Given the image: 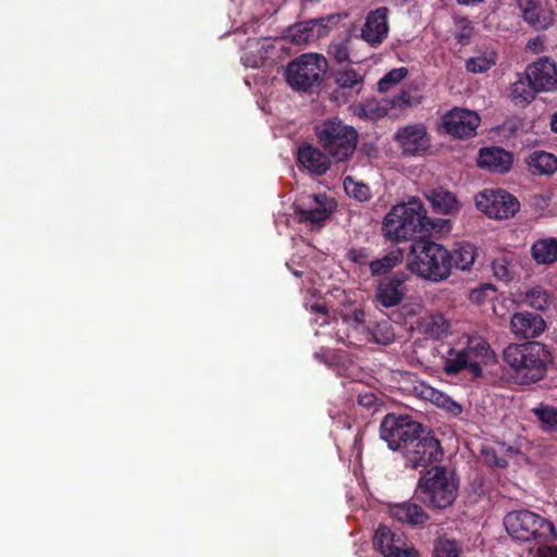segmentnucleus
<instances>
[{
  "label": "nucleus",
  "mask_w": 557,
  "mask_h": 557,
  "mask_svg": "<svg viewBox=\"0 0 557 557\" xmlns=\"http://www.w3.org/2000/svg\"><path fill=\"white\" fill-rule=\"evenodd\" d=\"M380 436L389 449L401 454L407 468H426L441 461L444 455L433 431L409 416L386 414L380 425Z\"/></svg>",
  "instance_id": "nucleus-1"
},
{
  "label": "nucleus",
  "mask_w": 557,
  "mask_h": 557,
  "mask_svg": "<svg viewBox=\"0 0 557 557\" xmlns=\"http://www.w3.org/2000/svg\"><path fill=\"white\" fill-rule=\"evenodd\" d=\"M503 360L511 369L519 384L537 383L546 376L553 355L545 344L537 341L511 343L503 350Z\"/></svg>",
  "instance_id": "nucleus-2"
},
{
  "label": "nucleus",
  "mask_w": 557,
  "mask_h": 557,
  "mask_svg": "<svg viewBox=\"0 0 557 557\" xmlns=\"http://www.w3.org/2000/svg\"><path fill=\"white\" fill-rule=\"evenodd\" d=\"M435 228L434 222L428 216L423 203L412 199L406 203L394 206L385 215L382 231L391 242L421 239Z\"/></svg>",
  "instance_id": "nucleus-3"
},
{
  "label": "nucleus",
  "mask_w": 557,
  "mask_h": 557,
  "mask_svg": "<svg viewBox=\"0 0 557 557\" xmlns=\"http://www.w3.org/2000/svg\"><path fill=\"white\" fill-rule=\"evenodd\" d=\"M409 270L421 278L440 283L451 275L449 250L432 240L420 239L410 247Z\"/></svg>",
  "instance_id": "nucleus-4"
},
{
  "label": "nucleus",
  "mask_w": 557,
  "mask_h": 557,
  "mask_svg": "<svg viewBox=\"0 0 557 557\" xmlns=\"http://www.w3.org/2000/svg\"><path fill=\"white\" fill-rule=\"evenodd\" d=\"M458 486V480L446 467L434 466L420 475L414 496L428 508L446 509L455 502Z\"/></svg>",
  "instance_id": "nucleus-5"
},
{
  "label": "nucleus",
  "mask_w": 557,
  "mask_h": 557,
  "mask_svg": "<svg viewBox=\"0 0 557 557\" xmlns=\"http://www.w3.org/2000/svg\"><path fill=\"white\" fill-rule=\"evenodd\" d=\"M314 134L322 149L335 162L349 160L356 151L358 132L338 119H327L314 127Z\"/></svg>",
  "instance_id": "nucleus-6"
},
{
  "label": "nucleus",
  "mask_w": 557,
  "mask_h": 557,
  "mask_svg": "<svg viewBox=\"0 0 557 557\" xmlns=\"http://www.w3.org/2000/svg\"><path fill=\"white\" fill-rule=\"evenodd\" d=\"M329 70L327 59L320 53H304L292 60L285 70L286 82L295 91L317 92Z\"/></svg>",
  "instance_id": "nucleus-7"
},
{
  "label": "nucleus",
  "mask_w": 557,
  "mask_h": 557,
  "mask_svg": "<svg viewBox=\"0 0 557 557\" xmlns=\"http://www.w3.org/2000/svg\"><path fill=\"white\" fill-rule=\"evenodd\" d=\"M504 525L508 534L517 541H535L542 544L557 539L556 529L549 520L527 509L508 512L504 518Z\"/></svg>",
  "instance_id": "nucleus-8"
},
{
  "label": "nucleus",
  "mask_w": 557,
  "mask_h": 557,
  "mask_svg": "<svg viewBox=\"0 0 557 557\" xmlns=\"http://www.w3.org/2000/svg\"><path fill=\"white\" fill-rule=\"evenodd\" d=\"M296 219L300 223H310L311 228H321L330 219L334 201L325 194H312L298 198L293 203Z\"/></svg>",
  "instance_id": "nucleus-9"
},
{
  "label": "nucleus",
  "mask_w": 557,
  "mask_h": 557,
  "mask_svg": "<svg viewBox=\"0 0 557 557\" xmlns=\"http://www.w3.org/2000/svg\"><path fill=\"white\" fill-rule=\"evenodd\" d=\"M476 207L490 218L505 220L520 209L519 200L503 189H485L476 198Z\"/></svg>",
  "instance_id": "nucleus-10"
},
{
  "label": "nucleus",
  "mask_w": 557,
  "mask_h": 557,
  "mask_svg": "<svg viewBox=\"0 0 557 557\" xmlns=\"http://www.w3.org/2000/svg\"><path fill=\"white\" fill-rule=\"evenodd\" d=\"M409 280L410 274L405 271H395L391 275L379 278L375 286V301L383 308L399 306L408 293Z\"/></svg>",
  "instance_id": "nucleus-11"
},
{
  "label": "nucleus",
  "mask_w": 557,
  "mask_h": 557,
  "mask_svg": "<svg viewBox=\"0 0 557 557\" xmlns=\"http://www.w3.org/2000/svg\"><path fill=\"white\" fill-rule=\"evenodd\" d=\"M373 547L383 557H418V552L408 543L407 537L385 524H380L375 530Z\"/></svg>",
  "instance_id": "nucleus-12"
},
{
  "label": "nucleus",
  "mask_w": 557,
  "mask_h": 557,
  "mask_svg": "<svg viewBox=\"0 0 557 557\" xmlns=\"http://www.w3.org/2000/svg\"><path fill=\"white\" fill-rule=\"evenodd\" d=\"M481 119L478 113L468 109L454 108L443 116V128L456 138L466 139L476 134Z\"/></svg>",
  "instance_id": "nucleus-13"
},
{
  "label": "nucleus",
  "mask_w": 557,
  "mask_h": 557,
  "mask_svg": "<svg viewBox=\"0 0 557 557\" xmlns=\"http://www.w3.org/2000/svg\"><path fill=\"white\" fill-rule=\"evenodd\" d=\"M470 361V374L473 379L483 375V366L496 363V355L490 343L481 336L469 337L467 346L462 349Z\"/></svg>",
  "instance_id": "nucleus-14"
},
{
  "label": "nucleus",
  "mask_w": 557,
  "mask_h": 557,
  "mask_svg": "<svg viewBox=\"0 0 557 557\" xmlns=\"http://www.w3.org/2000/svg\"><path fill=\"white\" fill-rule=\"evenodd\" d=\"M334 15L296 23L288 28V37L295 45H305L325 37L330 32L329 22Z\"/></svg>",
  "instance_id": "nucleus-15"
},
{
  "label": "nucleus",
  "mask_w": 557,
  "mask_h": 557,
  "mask_svg": "<svg viewBox=\"0 0 557 557\" xmlns=\"http://www.w3.org/2000/svg\"><path fill=\"white\" fill-rule=\"evenodd\" d=\"M388 9L380 7L371 10L361 28V38L371 47H379L387 37L389 26L387 23Z\"/></svg>",
  "instance_id": "nucleus-16"
},
{
  "label": "nucleus",
  "mask_w": 557,
  "mask_h": 557,
  "mask_svg": "<svg viewBox=\"0 0 557 557\" xmlns=\"http://www.w3.org/2000/svg\"><path fill=\"white\" fill-rule=\"evenodd\" d=\"M522 20L535 30H546L554 23V13L542 0H515Z\"/></svg>",
  "instance_id": "nucleus-17"
},
{
  "label": "nucleus",
  "mask_w": 557,
  "mask_h": 557,
  "mask_svg": "<svg viewBox=\"0 0 557 557\" xmlns=\"http://www.w3.org/2000/svg\"><path fill=\"white\" fill-rule=\"evenodd\" d=\"M525 75L539 92L557 88L556 64L548 58H542L528 65Z\"/></svg>",
  "instance_id": "nucleus-18"
},
{
  "label": "nucleus",
  "mask_w": 557,
  "mask_h": 557,
  "mask_svg": "<svg viewBox=\"0 0 557 557\" xmlns=\"http://www.w3.org/2000/svg\"><path fill=\"white\" fill-rule=\"evenodd\" d=\"M546 329V322L539 313L516 312L510 319V331L516 337L535 338Z\"/></svg>",
  "instance_id": "nucleus-19"
},
{
  "label": "nucleus",
  "mask_w": 557,
  "mask_h": 557,
  "mask_svg": "<svg viewBox=\"0 0 557 557\" xmlns=\"http://www.w3.org/2000/svg\"><path fill=\"white\" fill-rule=\"evenodd\" d=\"M405 154H418L429 148L430 140L424 126L408 125L399 129L395 135Z\"/></svg>",
  "instance_id": "nucleus-20"
},
{
  "label": "nucleus",
  "mask_w": 557,
  "mask_h": 557,
  "mask_svg": "<svg viewBox=\"0 0 557 557\" xmlns=\"http://www.w3.org/2000/svg\"><path fill=\"white\" fill-rule=\"evenodd\" d=\"M512 163V153L502 147H483L479 151L478 166L490 172L507 173L510 171Z\"/></svg>",
  "instance_id": "nucleus-21"
},
{
  "label": "nucleus",
  "mask_w": 557,
  "mask_h": 557,
  "mask_svg": "<svg viewBox=\"0 0 557 557\" xmlns=\"http://www.w3.org/2000/svg\"><path fill=\"white\" fill-rule=\"evenodd\" d=\"M298 161L309 173L314 175L325 174L331 166L330 156L310 144L299 146Z\"/></svg>",
  "instance_id": "nucleus-22"
},
{
  "label": "nucleus",
  "mask_w": 557,
  "mask_h": 557,
  "mask_svg": "<svg viewBox=\"0 0 557 557\" xmlns=\"http://www.w3.org/2000/svg\"><path fill=\"white\" fill-rule=\"evenodd\" d=\"M392 517L401 523L409 525H423L430 519L428 512L418 504L411 502H403L391 506Z\"/></svg>",
  "instance_id": "nucleus-23"
},
{
  "label": "nucleus",
  "mask_w": 557,
  "mask_h": 557,
  "mask_svg": "<svg viewBox=\"0 0 557 557\" xmlns=\"http://www.w3.org/2000/svg\"><path fill=\"white\" fill-rule=\"evenodd\" d=\"M404 261V252L401 249H394L381 258H376L369 262V270L373 277H384L391 275L394 269L400 265Z\"/></svg>",
  "instance_id": "nucleus-24"
},
{
  "label": "nucleus",
  "mask_w": 557,
  "mask_h": 557,
  "mask_svg": "<svg viewBox=\"0 0 557 557\" xmlns=\"http://www.w3.org/2000/svg\"><path fill=\"white\" fill-rule=\"evenodd\" d=\"M429 200L434 210L442 214H453L459 210V202L456 196L444 188L433 189Z\"/></svg>",
  "instance_id": "nucleus-25"
},
{
  "label": "nucleus",
  "mask_w": 557,
  "mask_h": 557,
  "mask_svg": "<svg viewBox=\"0 0 557 557\" xmlns=\"http://www.w3.org/2000/svg\"><path fill=\"white\" fill-rule=\"evenodd\" d=\"M533 259L539 264H552L557 261V239L554 237L542 238L531 247Z\"/></svg>",
  "instance_id": "nucleus-26"
},
{
  "label": "nucleus",
  "mask_w": 557,
  "mask_h": 557,
  "mask_svg": "<svg viewBox=\"0 0 557 557\" xmlns=\"http://www.w3.org/2000/svg\"><path fill=\"white\" fill-rule=\"evenodd\" d=\"M451 259V271L454 269L460 271H468L475 260V247L470 243L457 244L449 250Z\"/></svg>",
  "instance_id": "nucleus-27"
},
{
  "label": "nucleus",
  "mask_w": 557,
  "mask_h": 557,
  "mask_svg": "<svg viewBox=\"0 0 557 557\" xmlns=\"http://www.w3.org/2000/svg\"><path fill=\"white\" fill-rule=\"evenodd\" d=\"M539 91L525 75L520 76L510 87V98L517 104L524 107L530 103Z\"/></svg>",
  "instance_id": "nucleus-28"
},
{
  "label": "nucleus",
  "mask_w": 557,
  "mask_h": 557,
  "mask_svg": "<svg viewBox=\"0 0 557 557\" xmlns=\"http://www.w3.org/2000/svg\"><path fill=\"white\" fill-rule=\"evenodd\" d=\"M534 174H553L557 171V158L546 151H534L527 160Z\"/></svg>",
  "instance_id": "nucleus-29"
},
{
  "label": "nucleus",
  "mask_w": 557,
  "mask_h": 557,
  "mask_svg": "<svg viewBox=\"0 0 557 557\" xmlns=\"http://www.w3.org/2000/svg\"><path fill=\"white\" fill-rule=\"evenodd\" d=\"M445 373L447 375H457L462 371L470 373V361L463 350H456L450 348L447 352V357L444 358Z\"/></svg>",
  "instance_id": "nucleus-30"
},
{
  "label": "nucleus",
  "mask_w": 557,
  "mask_h": 557,
  "mask_svg": "<svg viewBox=\"0 0 557 557\" xmlns=\"http://www.w3.org/2000/svg\"><path fill=\"white\" fill-rule=\"evenodd\" d=\"M462 545L460 542L446 535H440L433 543V557H461Z\"/></svg>",
  "instance_id": "nucleus-31"
},
{
  "label": "nucleus",
  "mask_w": 557,
  "mask_h": 557,
  "mask_svg": "<svg viewBox=\"0 0 557 557\" xmlns=\"http://www.w3.org/2000/svg\"><path fill=\"white\" fill-rule=\"evenodd\" d=\"M331 77L342 89H350L363 83V76L350 66L332 71Z\"/></svg>",
  "instance_id": "nucleus-32"
},
{
  "label": "nucleus",
  "mask_w": 557,
  "mask_h": 557,
  "mask_svg": "<svg viewBox=\"0 0 557 557\" xmlns=\"http://www.w3.org/2000/svg\"><path fill=\"white\" fill-rule=\"evenodd\" d=\"M421 329L430 337L441 339L448 334L449 323L442 314H436L424 319Z\"/></svg>",
  "instance_id": "nucleus-33"
},
{
  "label": "nucleus",
  "mask_w": 557,
  "mask_h": 557,
  "mask_svg": "<svg viewBox=\"0 0 557 557\" xmlns=\"http://www.w3.org/2000/svg\"><path fill=\"white\" fill-rule=\"evenodd\" d=\"M533 414L540 421V426L544 432H554L557 430V408L540 404L532 409Z\"/></svg>",
  "instance_id": "nucleus-34"
},
{
  "label": "nucleus",
  "mask_w": 557,
  "mask_h": 557,
  "mask_svg": "<svg viewBox=\"0 0 557 557\" xmlns=\"http://www.w3.org/2000/svg\"><path fill=\"white\" fill-rule=\"evenodd\" d=\"M497 62L495 52L484 53L478 57L470 58L466 61V69L468 72L479 74L485 73Z\"/></svg>",
  "instance_id": "nucleus-35"
},
{
  "label": "nucleus",
  "mask_w": 557,
  "mask_h": 557,
  "mask_svg": "<svg viewBox=\"0 0 557 557\" xmlns=\"http://www.w3.org/2000/svg\"><path fill=\"white\" fill-rule=\"evenodd\" d=\"M344 188L348 196L358 201H367L371 198V191L368 185L358 183L350 176L345 177Z\"/></svg>",
  "instance_id": "nucleus-36"
},
{
  "label": "nucleus",
  "mask_w": 557,
  "mask_h": 557,
  "mask_svg": "<svg viewBox=\"0 0 557 557\" xmlns=\"http://www.w3.org/2000/svg\"><path fill=\"white\" fill-rule=\"evenodd\" d=\"M525 304L535 310L543 311L549 306L550 297L542 287H534L525 294Z\"/></svg>",
  "instance_id": "nucleus-37"
},
{
  "label": "nucleus",
  "mask_w": 557,
  "mask_h": 557,
  "mask_svg": "<svg viewBox=\"0 0 557 557\" xmlns=\"http://www.w3.org/2000/svg\"><path fill=\"white\" fill-rule=\"evenodd\" d=\"M408 75L406 67H397L387 72L377 83L381 92L387 91L392 86L400 83Z\"/></svg>",
  "instance_id": "nucleus-38"
},
{
  "label": "nucleus",
  "mask_w": 557,
  "mask_h": 557,
  "mask_svg": "<svg viewBox=\"0 0 557 557\" xmlns=\"http://www.w3.org/2000/svg\"><path fill=\"white\" fill-rule=\"evenodd\" d=\"M349 41L350 37L347 36L344 40L334 41L329 47V53L332 55L337 64L350 62L349 58Z\"/></svg>",
  "instance_id": "nucleus-39"
},
{
  "label": "nucleus",
  "mask_w": 557,
  "mask_h": 557,
  "mask_svg": "<svg viewBox=\"0 0 557 557\" xmlns=\"http://www.w3.org/2000/svg\"><path fill=\"white\" fill-rule=\"evenodd\" d=\"M492 271L495 278L499 282H509L513 277V273L509 268V262L505 257L495 259L492 262Z\"/></svg>",
  "instance_id": "nucleus-40"
},
{
  "label": "nucleus",
  "mask_w": 557,
  "mask_h": 557,
  "mask_svg": "<svg viewBox=\"0 0 557 557\" xmlns=\"http://www.w3.org/2000/svg\"><path fill=\"white\" fill-rule=\"evenodd\" d=\"M434 403L453 417H458L462 412L461 405L444 393H437Z\"/></svg>",
  "instance_id": "nucleus-41"
},
{
  "label": "nucleus",
  "mask_w": 557,
  "mask_h": 557,
  "mask_svg": "<svg viewBox=\"0 0 557 557\" xmlns=\"http://www.w3.org/2000/svg\"><path fill=\"white\" fill-rule=\"evenodd\" d=\"M265 52L267 51L263 46H261V48H258L256 51H246L242 57L243 64L247 67L252 69L261 67L267 59Z\"/></svg>",
  "instance_id": "nucleus-42"
},
{
  "label": "nucleus",
  "mask_w": 557,
  "mask_h": 557,
  "mask_svg": "<svg viewBox=\"0 0 557 557\" xmlns=\"http://www.w3.org/2000/svg\"><path fill=\"white\" fill-rule=\"evenodd\" d=\"M393 106L398 108H408L418 106L421 102V97L413 95L410 89H403L393 99Z\"/></svg>",
  "instance_id": "nucleus-43"
},
{
  "label": "nucleus",
  "mask_w": 557,
  "mask_h": 557,
  "mask_svg": "<svg viewBox=\"0 0 557 557\" xmlns=\"http://www.w3.org/2000/svg\"><path fill=\"white\" fill-rule=\"evenodd\" d=\"M496 293L495 287L492 284H481L480 287L474 288L470 292V300L473 304L481 305L490 298L491 295Z\"/></svg>",
  "instance_id": "nucleus-44"
},
{
  "label": "nucleus",
  "mask_w": 557,
  "mask_h": 557,
  "mask_svg": "<svg viewBox=\"0 0 557 557\" xmlns=\"http://www.w3.org/2000/svg\"><path fill=\"white\" fill-rule=\"evenodd\" d=\"M347 258L362 267V265H368L369 267V258H370V252H369V249L364 248V247H361V248H350L347 252Z\"/></svg>",
  "instance_id": "nucleus-45"
},
{
  "label": "nucleus",
  "mask_w": 557,
  "mask_h": 557,
  "mask_svg": "<svg viewBox=\"0 0 557 557\" xmlns=\"http://www.w3.org/2000/svg\"><path fill=\"white\" fill-rule=\"evenodd\" d=\"M473 28L470 25H465L456 34V39L461 45H468L470 38L472 36Z\"/></svg>",
  "instance_id": "nucleus-46"
},
{
  "label": "nucleus",
  "mask_w": 557,
  "mask_h": 557,
  "mask_svg": "<svg viewBox=\"0 0 557 557\" xmlns=\"http://www.w3.org/2000/svg\"><path fill=\"white\" fill-rule=\"evenodd\" d=\"M374 401H375V396L371 393L364 394V395H359V397H358V403L364 407L372 406L374 404Z\"/></svg>",
  "instance_id": "nucleus-47"
},
{
  "label": "nucleus",
  "mask_w": 557,
  "mask_h": 557,
  "mask_svg": "<svg viewBox=\"0 0 557 557\" xmlns=\"http://www.w3.org/2000/svg\"><path fill=\"white\" fill-rule=\"evenodd\" d=\"M543 46V41L539 38L534 39V40H530L528 42V48L534 52H539L540 51V48Z\"/></svg>",
  "instance_id": "nucleus-48"
},
{
  "label": "nucleus",
  "mask_w": 557,
  "mask_h": 557,
  "mask_svg": "<svg viewBox=\"0 0 557 557\" xmlns=\"http://www.w3.org/2000/svg\"><path fill=\"white\" fill-rule=\"evenodd\" d=\"M460 5H474L483 2L484 0H456Z\"/></svg>",
  "instance_id": "nucleus-49"
},
{
  "label": "nucleus",
  "mask_w": 557,
  "mask_h": 557,
  "mask_svg": "<svg viewBox=\"0 0 557 557\" xmlns=\"http://www.w3.org/2000/svg\"><path fill=\"white\" fill-rule=\"evenodd\" d=\"M494 557H520L517 553L515 552H499L497 553Z\"/></svg>",
  "instance_id": "nucleus-50"
},
{
  "label": "nucleus",
  "mask_w": 557,
  "mask_h": 557,
  "mask_svg": "<svg viewBox=\"0 0 557 557\" xmlns=\"http://www.w3.org/2000/svg\"><path fill=\"white\" fill-rule=\"evenodd\" d=\"M550 127L554 133H557V112L552 117Z\"/></svg>",
  "instance_id": "nucleus-51"
},
{
  "label": "nucleus",
  "mask_w": 557,
  "mask_h": 557,
  "mask_svg": "<svg viewBox=\"0 0 557 557\" xmlns=\"http://www.w3.org/2000/svg\"><path fill=\"white\" fill-rule=\"evenodd\" d=\"M541 557H557V549H552L548 553H542Z\"/></svg>",
  "instance_id": "nucleus-52"
},
{
  "label": "nucleus",
  "mask_w": 557,
  "mask_h": 557,
  "mask_svg": "<svg viewBox=\"0 0 557 557\" xmlns=\"http://www.w3.org/2000/svg\"><path fill=\"white\" fill-rule=\"evenodd\" d=\"M312 309L322 313H326V309L323 306L314 305L312 306Z\"/></svg>",
  "instance_id": "nucleus-53"
},
{
  "label": "nucleus",
  "mask_w": 557,
  "mask_h": 557,
  "mask_svg": "<svg viewBox=\"0 0 557 557\" xmlns=\"http://www.w3.org/2000/svg\"><path fill=\"white\" fill-rule=\"evenodd\" d=\"M495 465H496L497 467H499V468H504V467H506L507 461H506V460H504V459H497Z\"/></svg>",
  "instance_id": "nucleus-54"
},
{
  "label": "nucleus",
  "mask_w": 557,
  "mask_h": 557,
  "mask_svg": "<svg viewBox=\"0 0 557 557\" xmlns=\"http://www.w3.org/2000/svg\"><path fill=\"white\" fill-rule=\"evenodd\" d=\"M556 2H557V0H556Z\"/></svg>",
  "instance_id": "nucleus-55"
}]
</instances>
